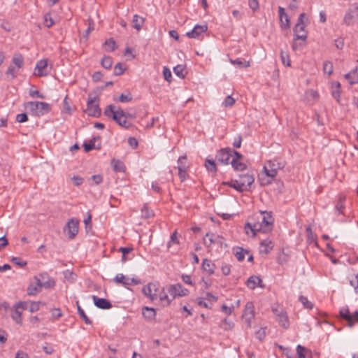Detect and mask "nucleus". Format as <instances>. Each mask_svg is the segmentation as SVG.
Masks as SVG:
<instances>
[{
    "label": "nucleus",
    "instance_id": "1",
    "mask_svg": "<svg viewBox=\"0 0 358 358\" xmlns=\"http://www.w3.org/2000/svg\"><path fill=\"white\" fill-rule=\"evenodd\" d=\"M273 222L274 218L271 212L260 211L259 214H255L252 217L250 222L245 224V233L249 234L250 231L252 237H255L257 232L266 234L272 230Z\"/></svg>",
    "mask_w": 358,
    "mask_h": 358
},
{
    "label": "nucleus",
    "instance_id": "2",
    "mask_svg": "<svg viewBox=\"0 0 358 358\" xmlns=\"http://www.w3.org/2000/svg\"><path fill=\"white\" fill-rule=\"evenodd\" d=\"M103 113L104 115L111 117L118 125L123 128L129 129L132 126V124L125 118L124 111L120 107L116 109L114 105H108L105 108Z\"/></svg>",
    "mask_w": 358,
    "mask_h": 358
},
{
    "label": "nucleus",
    "instance_id": "3",
    "mask_svg": "<svg viewBox=\"0 0 358 358\" xmlns=\"http://www.w3.org/2000/svg\"><path fill=\"white\" fill-rule=\"evenodd\" d=\"M254 181L255 177L252 174H241L238 179L232 180L231 187L240 192L248 191Z\"/></svg>",
    "mask_w": 358,
    "mask_h": 358
},
{
    "label": "nucleus",
    "instance_id": "4",
    "mask_svg": "<svg viewBox=\"0 0 358 358\" xmlns=\"http://www.w3.org/2000/svg\"><path fill=\"white\" fill-rule=\"evenodd\" d=\"M26 107L35 116H42L50 112V105L46 102L42 101H29L26 103Z\"/></svg>",
    "mask_w": 358,
    "mask_h": 358
},
{
    "label": "nucleus",
    "instance_id": "5",
    "mask_svg": "<svg viewBox=\"0 0 358 358\" xmlns=\"http://www.w3.org/2000/svg\"><path fill=\"white\" fill-rule=\"evenodd\" d=\"M305 20L306 21L308 20L306 14L304 13H301L297 20V23L293 29L295 39L306 41L308 35L306 31L305 30Z\"/></svg>",
    "mask_w": 358,
    "mask_h": 358
},
{
    "label": "nucleus",
    "instance_id": "6",
    "mask_svg": "<svg viewBox=\"0 0 358 358\" xmlns=\"http://www.w3.org/2000/svg\"><path fill=\"white\" fill-rule=\"evenodd\" d=\"M97 100V96H92L91 94L88 95L87 108L85 111L89 116L98 117L101 115V109L99 103H95Z\"/></svg>",
    "mask_w": 358,
    "mask_h": 358
},
{
    "label": "nucleus",
    "instance_id": "7",
    "mask_svg": "<svg viewBox=\"0 0 358 358\" xmlns=\"http://www.w3.org/2000/svg\"><path fill=\"white\" fill-rule=\"evenodd\" d=\"M339 315L341 317L348 322V326L352 328L355 322H358V311L351 313L348 307H343L340 309Z\"/></svg>",
    "mask_w": 358,
    "mask_h": 358
},
{
    "label": "nucleus",
    "instance_id": "8",
    "mask_svg": "<svg viewBox=\"0 0 358 358\" xmlns=\"http://www.w3.org/2000/svg\"><path fill=\"white\" fill-rule=\"evenodd\" d=\"M242 317L247 328H250L252 321L255 318V307L252 301H248L245 306Z\"/></svg>",
    "mask_w": 358,
    "mask_h": 358
},
{
    "label": "nucleus",
    "instance_id": "9",
    "mask_svg": "<svg viewBox=\"0 0 358 358\" xmlns=\"http://www.w3.org/2000/svg\"><path fill=\"white\" fill-rule=\"evenodd\" d=\"M234 151L229 148H222L217 152L215 159L223 164H229L231 162L230 159L233 158Z\"/></svg>",
    "mask_w": 358,
    "mask_h": 358
},
{
    "label": "nucleus",
    "instance_id": "10",
    "mask_svg": "<svg viewBox=\"0 0 358 358\" xmlns=\"http://www.w3.org/2000/svg\"><path fill=\"white\" fill-rule=\"evenodd\" d=\"M272 311L275 314L279 324L284 329H287L289 326V322L287 313L281 308H273Z\"/></svg>",
    "mask_w": 358,
    "mask_h": 358
},
{
    "label": "nucleus",
    "instance_id": "11",
    "mask_svg": "<svg viewBox=\"0 0 358 358\" xmlns=\"http://www.w3.org/2000/svg\"><path fill=\"white\" fill-rule=\"evenodd\" d=\"M168 292L169 293L170 296H172V299H175L177 296H184L187 295L189 290L187 289L183 288L180 284L178 283L169 285L168 287Z\"/></svg>",
    "mask_w": 358,
    "mask_h": 358
},
{
    "label": "nucleus",
    "instance_id": "12",
    "mask_svg": "<svg viewBox=\"0 0 358 358\" xmlns=\"http://www.w3.org/2000/svg\"><path fill=\"white\" fill-rule=\"evenodd\" d=\"M78 220L71 218L66 223L64 230L67 229L68 230V236L70 239H73L77 235L78 232Z\"/></svg>",
    "mask_w": 358,
    "mask_h": 358
},
{
    "label": "nucleus",
    "instance_id": "13",
    "mask_svg": "<svg viewBox=\"0 0 358 358\" xmlns=\"http://www.w3.org/2000/svg\"><path fill=\"white\" fill-rule=\"evenodd\" d=\"M142 291L151 301H155L158 299V289L157 285L155 283H148L146 286L143 287Z\"/></svg>",
    "mask_w": 358,
    "mask_h": 358
},
{
    "label": "nucleus",
    "instance_id": "14",
    "mask_svg": "<svg viewBox=\"0 0 358 358\" xmlns=\"http://www.w3.org/2000/svg\"><path fill=\"white\" fill-rule=\"evenodd\" d=\"M233 158L230 162L234 170L243 171L246 169V165L240 160L243 158V155L237 152L234 151Z\"/></svg>",
    "mask_w": 358,
    "mask_h": 358
},
{
    "label": "nucleus",
    "instance_id": "15",
    "mask_svg": "<svg viewBox=\"0 0 358 358\" xmlns=\"http://www.w3.org/2000/svg\"><path fill=\"white\" fill-rule=\"evenodd\" d=\"M35 280L36 282L30 283L27 289V294L29 296H35L41 291V278L36 276Z\"/></svg>",
    "mask_w": 358,
    "mask_h": 358
},
{
    "label": "nucleus",
    "instance_id": "16",
    "mask_svg": "<svg viewBox=\"0 0 358 358\" xmlns=\"http://www.w3.org/2000/svg\"><path fill=\"white\" fill-rule=\"evenodd\" d=\"M92 299L94 305L100 308L103 310L110 309L112 307V304L110 301L103 298H99L98 296L93 295Z\"/></svg>",
    "mask_w": 358,
    "mask_h": 358
},
{
    "label": "nucleus",
    "instance_id": "17",
    "mask_svg": "<svg viewBox=\"0 0 358 358\" xmlns=\"http://www.w3.org/2000/svg\"><path fill=\"white\" fill-rule=\"evenodd\" d=\"M208 29L207 25H196L193 29L187 32L186 36L190 38H198L201 34L206 32Z\"/></svg>",
    "mask_w": 358,
    "mask_h": 358
},
{
    "label": "nucleus",
    "instance_id": "18",
    "mask_svg": "<svg viewBox=\"0 0 358 358\" xmlns=\"http://www.w3.org/2000/svg\"><path fill=\"white\" fill-rule=\"evenodd\" d=\"M48 66V62L46 59H41L37 62L35 67V75L39 77L45 76L48 73L45 71Z\"/></svg>",
    "mask_w": 358,
    "mask_h": 358
},
{
    "label": "nucleus",
    "instance_id": "19",
    "mask_svg": "<svg viewBox=\"0 0 358 358\" xmlns=\"http://www.w3.org/2000/svg\"><path fill=\"white\" fill-rule=\"evenodd\" d=\"M246 285L250 289H254L257 286L262 288L264 287V285L262 284V280L257 275L250 277L247 280Z\"/></svg>",
    "mask_w": 358,
    "mask_h": 358
},
{
    "label": "nucleus",
    "instance_id": "20",
    "mask_svg": "<svg viewBox=\"0 0 358 358\" xmlns=\"http://www.w3.org/2000/svg\"><path fill=\"white\" fill-rule=\"evenodd\" d=\"M158 298L164 306H169L174 299H172V296H171L168 292V287L166 289L163 288L162 290L158 293Z\"/></svg>",
    "mask_w": 358,
    "mask_h": 358
},
{
    "label": "nucleus",
    "instance_id": "21",
    "mask_svg": "<svg viewBox=\"0 0 358 358\" xmlns=\"http://www.w3.org/2000/svg\"><path fill=\"white\" fill-rule=\"evenodd\" d=\"M279 17L280 21V27L282 29H287L289 28V19L288 15L285 13V9L282 7L278 8Z\"/></svg>",
    "mask_w": 358,
    "mask_h": 358
},
{
    "label": "nucleus",
    "instance_id": "22",
    "mask_svg": "<svg viewBox=\"0 0 358 358\" xmlns=\"http://www.w3.org/2000/svg\"><path fill=\"white\" fill-rule=\"evenodd\" d=\"M38 277L41 278V288H51L55 285V280L52 278H50L46 273L40 274Z\"/></svg>",
    "mask_w": 358,
    "mask_h": 358
},
{
    "label": "nucleus",
    "instance_id": "23",
    "mask_svg": "<svg viewBox=\"0 0 358 358\" xmlns=\"http://www.w3.org/2000/svg\"><path fill=\"white\" fill-rule=\"evenodd\" d=\"M202 268L209 275H213L215 273V265L211 260L204 259L202 264Z\"/></svg>",
    "mask_w": 358,
    "mask_h": 358
},
{
    "label": "nucleus",
    "instance_id": "24",
    "mask_svg": "<svg viewBox=\"0 0 358 358\" xmlns=\"http://www.w3.org/2000/svg\"><path fill=\"white\" fill-rule=\"evenodd\" d=\"M273 248V243L268 239L264 240L260 243V252L268 254Z\"/></svg>",
    "mask_w": 358,
    "mask_h": 358
},
{
    "label": "nucleus",
    "instance_id": "25",
    "mask_svg": "<svg viewBox=\"0 0 358 358\" xmlns=\"http://www.w3.org/2000/svg\"><path fill=\"white\" fill-rule=\"evenodd\" d=\"M142 314L147 320H152L155 318L156 311L153 308L144 307L142 309Z\"/></svg>",
    "mask_w": 358,
    "mask_h": 358
},
{
    "label": "nucleus",
    "instance_id": "26",
    "mask_svg": "<svg viewBox=\"0 0 358 358\" xmlns=\"http://www.w3.org/2000/svg\"><path fill=\"white\" fill-rule=\"evenodd\" d=\"M11 64L15 65L17 69L22 68L24 65V57L20 53H16L13 55Z\"/></svg>",
    "mask_w": 358,
    "mask_h": 358
},
{
    "label": "nucleus",
    "instance_id": "27",
    "mask_svg": "<svg viewBox=\"0 0 358 358\" xmlns=\"http://www.w3.org/2000/svg\"><path fill=\"white\" fill-rule=\"evenodd\" d=\"M345 78L348 80L351 85L358 83V73L356 69L346 73L345 75Z\"/></svg>",
    "mask_w": 358,
    "mask_h": 358
},
{
    "label": "nucleus",
    "instance_id": "28",
    "mask_svg": "<svg viewBox=\"0 0 358 358\" xmlns=\"http://www.w3.org/2000/svg\"><path fill=\"white\" fill-rule=\"evenodd\" d=\"M145 22L143 17L139 16L138 15H134L132 20L133 27L136 30L139 31Z\"/></svg>",
    "mask_w": 358,
    "mask_h": 358
},
{
    "label": "nucleus",
    "instance_id": "29",
    "mask_svg": "<svg viewBox=\"0 0 358 358\" xmlns=\"http://www.w3.org/2000/svg\"><path fill=\"white\" fill-rule=\"evenodd\" d=\"M341 84L338 82H334L331 85V95L332 96L338 101L341 96Z\"/></svg>",
    "mask_w": 358,
    "mask_h": 358
},
{
    "label": "nucleus",
    "instance_id": "30",
    "mask_svg": "<svg viewBox=\"0 0 358 358\" xmlns=\"http://www.w3.org/2000/svg\"><path fill=\"white\" fill-rule=\"evenodd\" d=\"M11 317L12 319L19 324H22V311L19 309L14 308V306L11 308Z\"/></svg>",
    "mask_w": 358,
    "mask_h": 358
},
{
    "label": "nucleus",
    "instance_id": "31",
    "mask_svg": "<svg viewBox=\"0 0 358 358\" xmlns=\"http://www.w3.org/2000/svg\"><path fill=\"white\" fill-rule=\"evenodd\" d=\"M111 164L115 171L116 172H124L125 166L122 162L119 159H112Z\"/></svg>",
    "mask_w": 358,
    "mask_h": 358
},
{
    "label": "nucleus",
    "instance_id": "32",
    "mask_svg": "<svg viewBox=\"0 0 358 358\" xmlns=\"http://www.w3.org/2000/svg\"><path fill=\"white\" fill-rule=\"evenodd\" d=\"M174 73L180 78H184L186 76L185 68L183 65L179 64L173 68Z\"/></svg>",
    "mask_w": 358,
    "mask_h": 358
},
{
    "label": "nucleus",
    "instance_id": "33",
    "mask_svg": "<svg viewBox=\"0 0 358 358\" xmlns=\"http://www.w3.org/2000/svg\"><path fill=\"white\" fill-rule=\"evenodd\" d=\"M306 41H301V39H295V37H294L292 45V50L294 51L301 50L306 45Z\"/></svg>",
    "mask_w": 358,
    "mask_h": 358
},
{
    "label": "nucleus",
    "instance_id": "34",
    "mask_svg": "<svg viewBox=\"0 0 358 358\" xmlns=\"http://www.w3.org/2000/svg\"><path fill=\"white\" fill-rule=\"evenodd\" d=\"M215 241H217V240L214 238V234L210 233H207L203 238V243L208 248L210 247Z\"/></svg>",
    "mask_w": 358,
    "mask_h": 358
},
{
    "label": "nucleus",
    "instance_id": "35",
    "mask_svg": "<svg viewBox=\"0 0 358 358\" xmlns=\"http://www.w3.org/2000/svg\"><path fill=\"white\" fill-rule=\"evenodd\" d=\"M172 244H180V241L178 239V234L176 230H175L170 236V240L167 243V248H171Z\"/></svg>",
    "mask_w": 358,
    "mask_h": 358
},
{
    "label": "nucleus",
    "instance_id": "36",
    "mask_svg": "<svg viewBox=\"0 0 358 358\" xmlns=\"http://www.w3.org/2000/svg\"><path fill=\"white\" fill-rule=\"evenodd\" d=\"M18 71L19 69H17L15 65L11 64L8 66L6 73L8 76H10L11 79H14L17 76Z\"/></svg>",
    "mask_w": 358,
    "mask_h": 358
},
{
    "label": "nucleus",
    "instance_id": "37",
    "mask_svg": "<svg viewBox=\"0 0 358 358\" xmlns=\"http://www.w3.org/2000/svg\"><path fill=\"white\" fill-rule=\"evenodd\" d=\"M44 303L41 301H29V310L31 313H34L40 309L41 306H43Z\"/></svg>",
    "mask_w": 358,
    "mask_h": 358
},
{
    "label": "nucleus",
    "instance_id": "38",
    "mask_svg": "<svg viewBox=\"0 0 358 358\" xmlns=\"http://www.w3.org/2000/svg\"><path fill=\"white\" fill-rule=\"evenodd\" d=\"M77 308H78V313L79 315L85 321V324H91L92 321L86 315L84 310L79 306L78 301H77Z\"/></svg>",
    "mask_w": 358,
    "mask_h": 358
},
{
    "label": "nucleus",
    "instance_id": "39",
    "mask_svg": "<svg viewBox=\"0 0 358 358\" xmlns=\"http://www.w3.org/2000/svg\"><path fill=\"white\" fill-rule=\"evenodd\" d=\"M101 64L103 68L109 69L113 65V59L109 56H104L101 59Z\"/></svg>",
    "mask_w": 358,
    "mask_h": 358
},
{
    "label": "nucleus",
    "instance_id": "40",
    "mask_svg": "<svg viewBox=\"0 0 358 358\" xmlns=\"http://www.w3.org/2000/svg\"><path fill=\"white\" fill-rule=\"evenodd\" d=\"M205 166L206 167L207 170L209 171H211V172L217 171L216 164L213 159H207L205 162Z\"/></svg>",
    "mask_w": 358,
    "mask_h": 358
},
{
    "label": "nucleus",
    "instance_id": "41",
    "mask_svg": "<svg viewBox=\"0 0 358 358\" xmlns=\"http://www.w3.org/2000/svg\"><path fill=\"white\" fill-rule=\"evenodd\" d=\"M334 67L333 64L329 61H325L323 64V71L324 73H327L329 76L333 73Z\"/></svg>",
    "mask_w": 358,
    "mask_h": 358
},
{
    "label": "nucleus",
    "instance_id": "42",
    "mask_svg": "<svg viewBox=\"0 0 358 358\" xmlns=\"http://www.w3.org/2000/svg\"><path fill=\"white\" fill-rule=\"evenodd\" d=\"M299 301L303 304V307L308 309H312L313 308V304L308 301V298L304 296H300L299 297Z\"/></svg>",
    "mask_w": 358,
    "mask_h": 358
},
{
    "label": "nucleus",
    "instance_id": "43",
    "mask_svg": "<svg viewBox=\"0 0 358 358\" xmlns=\"http://www.w3.org/2000/svg\"><path fill=\"white\" fill-rule=\"evenodd\" d=\"M280 59H281L282 63L285 66H290L289 55L287 52H284L282 50H281V51H280Z\"/></svg>",
    "mask_w": 358,
    "mask_h": 358
},
{
    "label": "nucleus",
    "instance_id": "44",
    "mask_svg": "<svg viewBox=\"0 0 358 358\" xmlns=\"http://www.w3.org/2000/svg\"><path fill=\"white\" fill-rule=\"evenodd\" d=\"M357 15H355V14H353L350 11H347L345 15V17H344V19H343V21H344V23L346 24L347 25H350L352 24L353 20L357 17Z\"/></svg>",
    "mask_w": 358,
    "mask_h": 358
},
{
    "label": "nucleus",
    "instance_id": "45",
    "mask_svg": "<svg viewBox=\"0 0 358 358\" xmlns=\"http://www.w3.org/2000/svg\"><path fill=\"white\" fill-rule=\"evenodd\" d=\"M245 253H248V251L244 250L242 248H238L235 252V257L238 261L241 262L245 259Z\"/></svg>",
    "mask_w": 358,
    "mask_h": 358
},
{
    "label": "nucleus",
    "instance_id": "46",
    "mask_svg": "<svg viewBox=\"0 0 358 358\" xmlns=\"http://www.w3.org/2000/svg\"><path fill=\"white\" fill-rule=\"evenodd\" d=\"M230 62L232 64L236 65L240 68L248 67L250 66L249 62H243L241 59L238 58L236 59H230Z\"/></svg>",
    "mask_w": 358,
    "mask_h": 358
},
{
    "label": "nucleus",
    "instance_id": "47",
    "mask_svg": "<svg viewBox=\"0 0 358 358\" xmlns=\"http://www.w3.org/2000/svg\"><path fill=\"white\" fill-rule=\"evenodd\" d=\"M234 326V322L227 318L224 319L221 324V327L224 330H231Z\"/></svg>",
    "mask_w": 358,
    "mask_h": 358
},
{
    "label": "nucleus",
    "instance_id": "48",
    "mask_svg": "<svg viewBox=\"0 0 358 358\" xmlns=\"http://www.w3.org/2000/svg\"><path fill=\"white\" fill-rule=\"evenodd\" d=\"M104 45L108 51H114L115 50V42L113 38L106 40L104 43Z\"/></svg>",
    "mask_w": 358,
    "mask_h": 358
},
{
    "label": "nucleus",
    "instance_id": "49",
    "mask_svg": "<svg viewBox=\"0 0 358 358\" xmlns=\"http://www.w3.org/2000/svg\"><path fill=\"white\" fill-rule=\"evenodd\" d=\"M133 250L132 248H124L121 247L120 248V251L122 252V262H125L128 259L127 258V255H128L131 251Z\"/></svg>",
    "mask_w": 358,
    "mask_h": 358
},
{
    "label": "nucleus",
    "instance_id": "50",
    "mask_svg": "<svg viewBox=\"0 0 358 358\" xmlns=\"http://www.w3.org/2000/svg\"><path fill=\"white\" fill-rule=\"evenodd\" d=\"M29 301H18L14 304V308L23 310L29 308Z\"/></svg>",
    "mask_w": 358,
    "mask_h": 358
},
{
    "label": "nucleus",
    "instance_id": "51",
    "mask_svg": "<svg viewBox=\"0 0 358 358\" xmlns=\"http://www.w3.org/2000/svg\"><path fill=\"white\" fill-rule=\"evenodd\" d=\"M141 283L140 279L138 278H126L124 286L136 285Z\"/></svg>",
    "mask_w": 358,
    "mask_h": 358
},
{
    "label": "nucleus",
    "instance_id": "52",
    "mask_svg": "<svg viewBox=\"0 0 358 358\" xmlns=\"http://www.w3.org/2000/svg\"><path fill=\"white\" fill-rule=\"evenodd\" d=\"M64 277L65 279L73 282L76 280V275L70 270H66L64 271Z\"/></svg>",
    "mask_w": 358,
    "mask_h": 358
},
{
    "label": "nucleus",
    "instance_id": "53",
    "mask_svg": "<svg viewBox=\"0 0 358 358\" xmlns=\"http://www.w3.org/2000/svg\"><path fill=\"white\" fill-rule=\"evenodd\" d=\"M54 20H52L50 13H46L44 15V25L48 28L51 27L54 24Z\"/></svg>",
    "mask_w": 358,
    "mask_h": 358
},
{
    "label": "nucleus",
    "instance_id": "54",
    "mask_svg": "<svg viewBox=\"0 0 358 358\" xmlns=\"http://www.w3.org/2000/svg\"><path fill=\"white\" fill-rule=\"evenodd\" d=\"M178 176L182 182L185 181L187 178V169H185L184 166H181L180 167H178Z\"/></svg>",
    "mask_w": 358,
    "mask_h": 358
},
{
    "label": "nucleus",
    "instance_id": "55",
    "mask_svg": "<svg viewBox=\"0 0 358 358\" xmlns=\"http://www.w3.org/2000/svg\"><path fill=\"white\" fill-rule=\"evenodd\" d=\"M124 71H125V68L123 66L122 64L117 63V64H115V66L114 67V75L115 76L122 75Z\"/></svg>",
    "mask_w": 358,
    "mask_h": 358
},
{
    "label": "nucleus",
    "instance_id": "56",
    "mask_svg": "<svg viewBox=\"0 0 358 358\" xmlns=\"http://www.w3.org/2000/svg\"><path fill=\"white\" fill-rule=\"evenodd\" d=\"M92 182L90 183V185H99L100 183L102 182L103 181V177L101 175H93L90 179Z\"/></svg>",
    "mask_w": 358,
    "mask_h": 358
},
{
    "label": "nucleus",
    "instance_id": "57",
    "mask_svg": "<svg viewBox=\"0 0 358 358\" xmlns=\"http://www.w3.org/2000/svg\"><path fill=\"white\" fill-rule=\"evenodd\" d=\"M264 170L266 173V175L271 178H273L277 175V170L273 169H270L268 166H264Z\"/></svg>",
    "mask_w": 358,
    "mask_h": 358
},
{
    "label": "nucleus",
    "instance_id": "58",
    "mask_svg": "<svg viewBox=\"0 0 358 358\" xmlns=\"http://www.w3.org/2000/svg\"><path fill=\"white\" fill-rule=\"evenodd\" d=\"M265 166H268V168L273 169L277 171L283 167L281 163L271 161L268 162Z\"/></svg>",
    "mask_w": 358,
    "mask_h": 358
},
{
    "label": "nucleus",
    "instance_id": "59",
    "mask_svg": "<svg viewBox=\"0 0 358 358\" xmlns=\"http://www.w3.org/2000/svg\"><path fill=\"white\" fill-rule=\"evenodd\" d=\"M142 216L145 218H150L154 215L153 212L150 210L145 205L141 209Z\"/></svg>",
    "mask_w": 358,
    "mask_h": 358
},
{
    "label": "nucleus",
    "instance_id": "60",
    "mask_svg": "<svg viewBox=\"0 0 358 358\" xmlns=\"http://www.w3.org/2000/svg\"><path fill=\"white\" fill-rule=\"evenodd\" d=\"M163 76H164V79L166 81H168L169 83H170L171 81V77H172L171 71L166 66H164L163 68Z\"/></svg>",
    "mask_w": 358,
    "mask_h": 358
},
{
    "label": "nucleus",
    "instance_id": "61",
    "mask_svg": "<svg viewBox=\"0 0 358 358\" xmlns=\"http://www.w3.org/2000/svg\"><path fill=\"white\" fill-rule=\"evenodd\" d=\"M120 102L122 103H127L132 100V96L130 93H128L127 94H122L120 95L118 99Z\"/></svg>",
    "mask_w": 358,
    "mask_h": 358
},
{
    "label": "nucleus",
    "instance_id": "62",
    "mask_svg": "<svg viewBox=\"0 0 358 358\" xmlns=\"http://www.w3.org/2000/svg\"><path fill=\"white\" fill-rule=\"evenodd\" d=\"M235 103V99L230 95L227 96L224 102H223V105L225 106V107H231Z\"/></svg>",
    "mask_w": 358,
    "mask_h": 358
},
{
    "label": "nucleus",
    "instance_id": "63",
    "mask_svg": "<svg viewBox=\"0 0 358 358\" xmlns=\"http://www.w3.org/2000/svg\"><path fill=\"white\" fill-rule=\"evenodd\" d=\"M126 278L127 277H125L123 274L119 273V274L116 275V276L115 277L113 280H114V282H115L117 283H120L124 286Z\"/></svg>",
    "mask_w": 358,
    "mask_h": 358
},
{
    "label": "nucleus",
    "instance_id": "64",
    "mask_svg": "<svg viewBox=\"0 0 358 358\" xmlns=\"http://www.w3.org/2000/svg\"><path fill=\"white\" fill-rule=\"evenodd\" d=\"M306 349L301 346V345H298L297 347H296V351H297V355L299 356V358H305L306 357V355H305V352H306Z\"/></svg>",
    "mask_w": 358,
    "mask_h": 358
}]
</instances>
